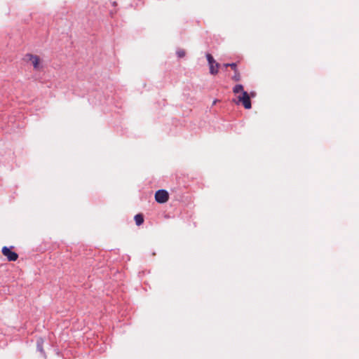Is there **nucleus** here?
Returning a JSON list of instances; mask_svg holds the SVG:
<instances>
[{
    "mask_svg": "<svg viewBox=\"0 0 359 359\" xmlns=\"http://www.w3.org/2000/svg\"><path fill=\"white\" fill-rule=\"evenodd\" d=\"M229 67L234 72L238 71L237 62H231Z\"/></svg>",
    "mask_w": 359,
    "mask_h": 359,
    "instance_id": "9d476101",
    "label": "nucleus"
},
{
    "mask_svg": "<svg viewBox=\"0 0 359 359\" xmlns=\"http://www.w3.org/2000/svg\"><path fill=\"white\" fill-rule=\"evenodd\" d=\"M233 93L235 94L241 93V95L238 97L237 100L236 99L232 100L233 102L237 105L241 103L245 109H250L252 108L251 101L249 100V94L244 90V87L242 84L239 83L235 85L233 88Z\"/></svg>",
    "mask_w": 359,
    "mask_h": 359,
    "instance_id": "f257e3e1",
    "label": "nucleus"
},
{
    "mask_svg": "<svg viewBox=\"0 0 359 359\" xmlns=\"http://www.w3.org/2000/svg\"><path fill=\"white\" fill-rule=\"evenodd\" d=\"M116 1H114V2L113 3V6H116Z\"/></svg>",
    "mask_w": 359,
    "mask_h": 359,
    "instance_id": "ddd939ff",
    "label": "nucleus"
},
{
    "mask_svg": "<svg viewBox=\"0 0 359 359\" xmlns=\"http://www.w3.org/2000/svg\"><path fill=\"white\" fill-rule=\"evenodd\" d=\"M205 57L208 61V64L209 66V71L211 75H216L218 74L219 69L220 67V64L217 62L212 55L210 53H205Z\"/></svg>",
    "mask_w": 359,
    "mask_h": 359,
    "instance_id": "f03ea898",
    "label": "nucleus"
},
{
    "mask_svg": "<svg viewBox=\"0 0 359 359\" xmlns=\"http://www.w3.org/2000/svg\"><path fill=\"white\" fill-rule=\"evenodd\" d=\"M14 246H4L1 249L2 255L6 257L8 262H15L16 261L19 255L18 254L13 250Z\"/></svg>",
    "mask_w": 359,
    "mask_h": 359,
    "instance_id": "7ed1b4c3",
    "label": "nucleus"
},
{
    "mask_svg": "<svg viewBox=\"0 0 359 359\" xmlns=\"http://www.w3.org/2000/svg\"><path fill=\"white\" fill-rule=\"evenodd\" d=\"M26 56L29 57V59L32 62V65H33L34 69L39 70L41 68H42V66L41 65V60L39 56L36 55H32L30 53L27 54Z\"/></svg>",
    "mask_w": 359,
    "mask_h": 359,
    "instance_id": "39448f33",
    "label": "nucleus"
},
{
    "mask_svg": "<svg viewBox=\"0 0 359 359\" xmlns=\"http://www.w3.org/2000/svg\"><path fill=\"white\" fill-rule=\"evenodd\" d=\"M249 94V100H250V98H253L256 96V92L255 91H251Z\"/></svg>",
    "mask_w": 359,
    "mask_h": 359,
    "instance_id": "9b49d317",
    "label": "nucleus"
},
{
    "mask_svg": "<svg viewBox=\"0 0 359 359\" xmlns=\"http://www.w3.org/2000/svg\"><path fill=\"white\" fill-rule=\"evenodd\" d=\"M229 65H230V63H224L223 65L224 67L226 68V67H229Z\"/></svg>",
    "mask_w": 359,
    "mask_h": 359,
    "instance_id": "f8f14e48",
    "label": "nucleus"
},
{
    "mask_svg": "<svg viewBox=\"0 0 359 359\" xmlns=\"http://www.w3.org/2000/svg\"><path fill=\"white\" fill-rule=\"evenodd\" d=\"M155 201L160 204L166 203L169 199V194L165 189H159L156 191Z\"/></svg>",
    "mask_w": 359,
    "mask_h": 359,
    "instance_id": "20e7f679",
    "label": "nucleus"
},
{
    "mask_svg": "<svg viewBox=\"0 0 359 359\" xmlns=\"http://www.w3.org/2000/svg\"><path fill=\"white\" fill-rule=\"evenodd\" d=\"M134 220L135 222V224L137 226H140L143 224L144 222V215L142 213H137L135 215Z\"/></svg>",
    "mask_w": 359,
    "mask_h": 359,
    "instance_id": "0eeeda50",
    "label": "nucleus"
},
{
    "mask_svg": "<svg viewBox=\"0 0 359 359\" xmlns=\"http://www.w3.org/2000/svg\"><path fill=\"white\" fill-rule=\"evenodd\" d=\"M43 343L44 340L43 337H39L36 338V351L40 352L42 355H45L43 351Z\"/></svg>",
    "mask_w": 359,
    "mask_h": 359,
    "instance_id": "423d86ee",
    "label": "nucleus"
},
{
    "mask_svg": "<svg viewBox=\"0 0 359 359\" xmlns=\"http://www.w3.org/2000/svg\"><path fill=\"white\" fill-rule=\"evenodd\" d=\"M48 339L50 340V333L48 334Z\"/></svg>",
    "mask_w": 359,
    "mask_h": 359,
    "instance_id": "4468645a",
    "label": "nucleus"
},
{
    "mask_svg": "<svg viewBox=\"0 0 359 359\" xmlns=\"http://www.w3.org/2000/svg\"><path fill=\"white\" fill-rule=\"evenodd\" d=\"M176 55H177V57L182 58V57H184L185 56L186 52L183 49H178L176 51Z\"/></svg>",
    "mask_w": 359,
    "mask_h": 359,
    "instance_id": "6e6552de",
    "label": "nucleus"
},
{
    "mask_svg": "<svg viewBox=\"0 0 359 359\" xmlns=\"http://www.w3.org/2000/svg\"><path fill=\"white\" fill-rule=\"evenodd\" d=\"M232 80L235 81H239L241 79V76L239 71L235 72L234 75L232 76Z\"/></svg>",
    "mask_w": 359,
    "mask_h": 359,
    "instance_id": "1a4fd4ad",
    "label": "nucleus"
}]
</instances>
